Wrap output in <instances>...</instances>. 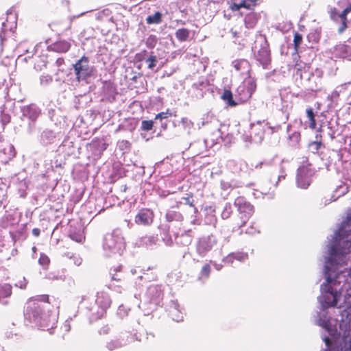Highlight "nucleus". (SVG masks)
I'll use <instances>...</instances> for the list:
<instances>
[{"instance_id": "f257e3e1", "label": "nucleus", "mask_w": 351, "mask_h": 351, "mask_svg": "<svg viewBox=\"0 0 351 351\" xmlns=\"http://www.w3.org/2000/svg\"><path fill=\"white\" fill-rule=\"evenodd\" d=\"M350 234L336 231L324 256V282L317 297L319 311L312 317L322 329H351V264Z\"/></svg>"}, {"instance_id": "f03ea898", "label": "nucleus", "mask_w": 351, "mask_h": 351, "mask_svg": "<svg viewBox=\"0 0 351 351\" xmlns=\"http://www.w3.org/2000/svg\"><path fill=\"white\" fill-rule=\"evenodd\" d=\"M49 295H37L27 302L24 317L26 322L32 324V327H48L47 329H55L54 324L50 326L51 319L56 320L55 316L51 317L47 312L49 304Z\"/></svg>"}, {"instance_id": "7ed1b4c3", "label": "nucleus", "mask_w": 351, "mask_h": 351, "mask_svg": "<svg viewBox=\"0 0 351 351\" xmlns=\"http://www.w3.org/2000/svg\"><path fill=\"white\" fill-rule=\"evenodd\" d=\"M20 123L15 128L16 132H23L32 135L36 132V123L41 114V109L36 104L21 106Z\"/></svg>"}, {"instance_id": "20e7f679", "label": "nucleus", "mask_w": 351, "mask_h": 351, "mask_svg": "<svg viewBox=\"0 0 351 351\" xmlns=\"http://www.w3.org/2000/svg\"><path fill=\"white\" fill-rule=\"evenodd\" d=\"M125 241L120 229L107 233L104 238L103 250L106 256L121 255L125 250Z\"/></svg>"}, {"instance_id": "39448f33", "label": "nucleus", "mask_w": 351, "mask_h": 351, "mask_svg": "<svg viewBox=\"0 0 351 351\" xmlns=\"http://www.w3.org/2000/svg\"><path fill=\"white\" fill-rule=\"evenodd\" d=\"M256 61L264 69H269L271 62V51L269 43L265 36L260 35L252 47Z\"/></svg>"}, {"instance_id": "423d86ee", "label": "nucleus", "mask_w": 351, "mask_h": 351, "mask_svg": "<svg viewBox=\"0 0 351 351\" xmlns=\"http://www.w3.org/2000/svg\"><path fill=\"white\" fill-rule=\"evenodd\" d=\"M295 75L300 77L306 90L315 93L322 90L323 71L321 69H316L314 71H311L308 69L302 71L298 68Z\"/></svg>"}, {"instance_id": "0eeeda50", "label": "nucleus", "mask_w": 351, "mask_h": 351, "mask_svg": "<svg viewBox=\"0 0 351 351\" xmlns=\"http://www.w3.org/2000/svg\"><path fill=\"white\" fill-rule=\"evenodd\" d=\"M73 69L76 79L90 83L91 80L97 77V69L90 64V58L86 56L81 57L74 64Z\"/></svg>"}, {"instance_id": "6e6552de", "label": "nucleus", "mask_w": 351, "mask_h": 351, "mask_svg": "<svg viewBox=\"0 0 351 351\" xmlns=\"http://www.w3.org/2000/svg\"><path fill=\"white\" fill-rule=\"evenodd\" d=\"M163 289L161 285H151L147 289L145 294V302L139 304L140 308H144V311H147L149 314V311H155L158 306L162 304L163 300Z\"/></svg>"}, {"instance_id": "1a4fd4ad", "label": "nucleus", "mask_w": 351, "mask_h": 351, "mask_svg": "<svg viewBox=\"0 0 351 351\" xmlns=\"http://www.w3.org/2000/svg\"><path fill=\"white\" fill-rule=\"evenodd\" d=\"M308 149L311 153L319 156L320 159L324 162V165L328 171L330 170L329 167L332 163V156H336L339 160H340L342 157L339 151L327 149L322 141H319L310 142L308 145Z\"/></svg>"}, {"instance_id": "9d476101", "label": "nucleus", "mask_w": 351, "mask_h": 351, "mask_svg": "<svg viewBox=\"0 0 351 351\" xmlns=\"http://www.w3.org/2000/svg\"><path fill=\"white\" fill-rule=\"evenodd\" d=\"M234 206L238 212L240 222L236 223L238 230H241L240 234L243 232L242 228L246 224L254 213V206L243 197H238L234 199Z\"/></svg>"}, {"instance_id": "9b49d317", "label": "nucleus", "mask_w": 351, "mask_h": 351, "mask_svg": "<svg viewBox=\"0 0 351 351\" xmlns=\"http://www.w3.org/2000/svg\"><path fill=\"white\" fill-rule=\"evenodd\" d=\"M111 302V299L107 293L104 291L97 293L95 305L88 308L90 312L89 315L90 322H93L103 317L106 313V310L110 306Z\"/></svg>"}, {"instance_id": "f8f14e48", "label": "nucleus", "mask_w": 351, "mask_h": 351, "mask_svg": "<svg viewBox=\"0 0 351 351\" xmlns=\"http://www.w3.org/2000/svg\"><path fill=\"white\" fill-rule=\"evenodd\" d=\"M17 26V14L14 8H10L6 12V19L2 22L0 29V46L3 48L8 38L12 36Z\"/></svg>"}, {"instance_id": "ddd939ff", "label": "nucleus", "mask_w": 351, "mask_h": 351, "mask_svg": "<svg viewBox=\"0 0 351 351\" xmlns=\"http://www.w3.org/2000/svg\"><path fill=\"white\" fill-rule=\"evenodd\" d=\"M256 89V81L254 77L248 76L237 88L234 96L238 105L247 101Z\"/></svg>"}, {"instance_id": "4468645a", "label": "nucleus", "mask_w": 351, "mask_h": 351, "mask_svg": "<svg viewBox=\"0 0 351 351\" xmlns=\"http://www.w3.org/2000/svg\"><path fill=\"white\" fill-rule=\"evenodd\" d=\"M218 241L217 237L213 233L198 237L195 243L197 254L201 258L206 257L217 245Z\"/></svg>"}, {"instance_id": "2eb2a0df", "label": "nucleus", "mask_w": 351, "mask_h": 351, "mask_svg": "<svg viewBox=\"0 0 351 351\" xmlns=\"http://www.w3.org/2000/svg\"><path fill=\"white\" fill-rule=\"evenodd\" d=\"M316 172L317 170L312 167L311 164L300 167L296 173L297 186L302 189H306L311 185L313 177Z\"/></svg>"}, {"instance_id": "dca6fc26", "label": "nucleus", "mask_w": 351, "mask_h": 351, "mask_svg": "<svg viewBox=\"0 0 351 351\" xmlns=\"http://www.w3.org/2000/svg\"><path fill=\"white\" fill-rule=\"evenodd\" d=\"M215 86L207 77L202 76L192 84L191 90L195 97L201 99L207 94L212 95Z\"/></svg>"}, {"instance_id": "f3484780", "label": "nucleus", "mask_w": 351, "mask_h": 351, "mask_svg": "<svg viewBox=\"0 0 351 351\" xmlns=\"http://www.w3.org/2000/svg\"><path fill=\"white\" fill-rule=\"evenodd\" d=\"M108 146V143L106 137L94 138L88 146V151L90 152L88 158H92L93 160H98Z\"/></svg>"}, {"instance_id": "a211bd4d", "label": "nucleus", "mask_w": 351, "mask_h": 351, "mask_svg": "<svg viewBox=\"0 0 351 351\" xmlns=\"http://www.w3.org/2000/svg\"><path fill=\"white\" fill-rule=\"evenodd\" d=\"M269 125L267 120H258L250 124V141L255 144H261L264 139L265 127Z\"/></svg>"}, {"instance_id": "6ab92c4d", "label": "nucleus", "mask_w": 351, "mask_h": 351, "mask_svg": "<svg viewBox=\"0 0 351 351\" xmlns=\"http://www.w3.org/2000/svg\"><path fill=\"white\" fill-rule=\"evenodd\" d=\"M154 218V211L147 208H142L138 210L134 217V222L136 224L143 226H149L153 221Z\"/></svg>"}, {"instance_id": "aec40b11", "label": "nucleus", "mask_w": 351, "mask_h": 351, "mask_svg": "<svg viewBox=\"0 0 351 351\" xmlns=\"http://www.w3.org/2000/svg\"><path fill=\"white\" fill-rule=\"evenodd\" d=\"M117 91L115 85L109 81H104L101 91V100L104 102L112 103L116 100Z\"/></svg>"}, {"instance_id": "412c9836", "label": "nucleus", "mask_w": 351, "mask_h": 351, "mask_svg": "<svg viewBox=\"0 0 351 351\" xmlns=\"http://www.w3.org/2000/svg\"><path fill=\"white\" fill-rule=\"evenodd\" d=\"M223 132L220 129H217L212 134L213 136L204 139V142L205 145L208 146L209 141L211 142L210 147H213L214 145L219 143V139L226 145L231 144L234 142V136L231 134H227L224 137L222 136Z\"/></svg>"}, {"instance_id": "4be33fe9", "label": "nucleus", "mask_w": 351, "mask_h": 351, "mask_svg": "<svg viewBox=\"0 0 351 351\" xmlns=\"http://www.w3.org/2000/svg\"><path fill=\"white\" fill-rule=\"evenodd\" d=\"M79 149L80 147L69 137H66L59 146L58 151L66 156H75L78 154Z\"/></svg>"}, {"instance_id": "5701e85b", "label": "nucleus", "mask_w": 351, "mask_h": 351, "mask_svg": "<svg viewBox=\"0 0 351 351\" xmlns=\"http://www.w3.org/2000/svg\"><path fill=\"white\" fill-rule=\"evenodd\" d=\"M204 223L207 226L216 227L217 218L215 215L216 207L215 205H206L203 208Z\"/></svg>"}, {"instance_id": "b1692460", "label": "nucleus", "mask_w": 351, "mask_h": 351, "mask_svg": "<svg viewBox=\"0 0 351 351\" xmlns=\"http://www.w3.org/2000/svg\"><path fill=\"white\" fill-rule=\"evenodd\" d=\"M350 47L345 44H339L330 49L331 58H346L350 54Z\"/></svg>"}, {"instance_id": "393cba45", "label": "nucleus", "mask_w": 351, "mask_h": 351, "mask_svg": "<svg viewBox=\"0 0 351 351\" xmlns=\"http://www.w3.org/2000/svg\"><path fill=\"white\" fill-rule=\"evenodd\" d=\"M288 144L292 147H298L301 140L300 132L292 125L287 127Z\"/></svg>"}, {"instance_id": "a878e982", "label": "nucleus", "mask_w": 351, "mask_h": 351, "mask_svg": "<svg viewBox=\"0 0 351 351\" xmlns=\"http://www.w3.org/2000/svg\"><path fill=\"white\" fill-rule=\"evenodd\" d=\"M232 66L234 69L243 75L251 76V64L246 59H237L232 62Z\"/></svg>"}, {"instance_id": "bb28decb", "label": "nucleus", "mask_w": 351, "mask_h": 351, "mask_svg": "<svg viewBox=\"0 0 351 351\" xmlns=\"http://www.w3.org/2000/svg\"><path fill=\"white\" fill-rule=\"evenodd\" d=\"M351 11V3H349L347 6L341 12H339L335 8L331 10L330 16L331 18L335 19L336 16H338L340 20L343 22L342 25L339 27L338 32L342 33L346 28V15Z\"/></svg>"}, {"instance_id": "cd10ccee", "label": "nucleus", "mask_w": 351, "mask_h": 351, "mask_svg": "<svg viewBox=\"0 0 351 351\" xmlns=\"http://www.w3.org/2000/svg\"><path fill=\"white\" fill-rule=\"evenodd\" d=\"M169 314L171 319L177 322L183 320V313L177 300H171L169 305Z\"/></svg>"}, {"instance_id": "c85d7f7f", "label": "nucleus", "mask_w": 351, "mask_h": 351, "mask_svg": "<svg viewBox=\"0 0 351 351\" xmlns=\"http://www.w3.org/2000/svg\"><path fill=\"white\" fill-rule=\"evenodd\" d=\"M64 165H65L64 159L60 154H56L53 159L45 162L47 173H49L50 170L55 171L57 169H62Z\"/></svg>"}, {"instance_id": "c756f323", "label": "nucleus", "mask_w": 351, "mask_h": 351, "mask_svg": "<svg viewBox=\"0 0 351 351\" xmlns=\"http://www.w3.org/2000/svg\"><path fill=\"white\" fill-rule=\"evenodd\" d=\"M175 243L178 245L188 246L193 239V231L191 229L184 231L181 234H175Z\"/></svg>"}, {"instance_id": "7c9ffc66", "label": "nucleus", "mask_w": 351, "mask_h": 351, "mask_svg": "<svg viewBox=\"0 0 351 351\" xmlns=\"http://www.w3.org/2000/svg\"><path fill=\"white\" fill-rule=\"evenodd\" d=\"M171 116L173 113L169 110L157 114L154 119L155 125H159L162 130H166L170 121L169 118Z\"/></svg>"}, {"instance_id": "2f4dec72", "label": "nucleus", "mask_w": 351, "mask_h": 351, "mask_svg": "<svg viewBox=\"0 0 351 351\" xmlns=\"http://www.w3.org/2000/svg\"><path fill=\"white\" fill-rule=\"evenodd\" d=\"M69 237L77 243H82L85 240L84 231L80 225L77 226L71 225L69 226Z\"/></svg>"}, {"instance_id": "473e14b6", "label": "nucleus", "mask_w": 351, "mask_h": 351, "mask_svg": "<svg viewBox=\"0 0 351 351\" xmlns=\"http://www.w3.org/2000/svg\"><path fill=\"white\" fill-rule=\"evenodd\" d=\"M112 12L109 9H104L99 11L96 14V19L97 21L106 23L109 25V27H113L114 26V21L113 16L111 15Z\"/></svg>"}, {"instance_id": "72a5a7b5", "label": "nucleus", "mask_w": 351, "mask_h": 351, "mask_svg": "<svg viewBox=\"0 0 351 351\" xmlns=\"http://www.w3.org/2000/svg\"><path fill=\"white\" fill-rule=\"evenodd\" d=\"M57 138V134L52 130L45 129L40 134V141L42 145H48L53 143Z\"/></svg>"}, {"instance_id": "f704fd0d", "label": "nucleus", "mask_w": 351, "mask_h": 351, "mask_svg": "<svg viewBox=\"0 0 351 351\" xmlns=\"http://www.w3.org/2000/svg\"><path fill=\"white\" fill-rule=\"evenodd\" d=\"M321 29L315 28L311 29L310 32L307 35V40L310 44L308 47L315 49V45L319 43L321 38Z\"/></svg>"}, {"instance_id": "c9c22d12", "label": "nucleus", "mask_w": 351, "mask_h": 351, "mask_svg": "<svg viewBox=\"0 0 351 351\" xmlns=\"http://www.w3.org/2000/svg\"><path fill=\"white\" fill-rule=\"evenodd\" d=\"M71 44L66 40H59L48 46V49L58 53H65L69 50Z\"/></svg>"}, {"instance_id": "e433bc0d", "label": "nucleus", "mask_w": 351, "mask_h": 351, "mask_svg": "<svg viewBox=\"0 0 351 351\" xmlns=\"http://www.w3.org/2000/svg\"><path fill=\"white\" fill-rule=\"evenodd\" d=\"M159 230L160 237L165 244L167 246L172 245L173 243V240L169 232V226L167 224H162L159 226Z\"/></svg>"}, {"instance_id": "4c0bfd02", "label": "nucleus", "mask_w": 351, "mask_h": 351, "mask_svg": "<svg viewBox=\"0 0 351 351\" xmlns=\"http://www.w3.org/2000/svg\"><path fill=\"white\" fill-rule=\"evenodd\" d=\"M12 286L8 283H4L0 285V303L3 305L8 304V298L12 295Z\"/></svg>"}, {"instance_id": "58836bf2", "label": "nucleus", "mask_w": 351, "mask_h": 351, "mask_svg": "<svg viewBox=\"0 0 351 351\" xmlns=\"http://www.w3.org/2000/svg\"><path fill=\"white\" fill-rule=\"evenodd\" d=\"M158 241V236H145L141 237L138 240H137L136 244L138 245V246H143L148 248L155 245Z\"/></svg>"}, {"instance_id": "ea45409f", "label": "nucleus", "mask_w": 351, "mask_h": 351, "mask_svg": "<svg viewBox=\"0 0 351 351\" xmlns=\"http://www.w3.org/2000/svg\"><path fill=\"white\" fill-rule=\"evenodd\" d=\"M174 206L169 209L165 215V219L168 222H182L184 220L183 215L177 210H173Z\"/></svg>"}, {"instance_id": "a19ab883", "label": "nucleus", "mask_w": 351, "mask_h": 351, "mask_svg": "<svg viewBox=\"0 0 351 351\" xmlns=\"http://www.w3.org/2000/svg\"><path fill=\"white\" fill-rule=\"evenodd\" d=\"M260 17V15L254 12H250L244 18L245 25L247 28H254Z\"/></svg>"}, {"instance_id": "79ce46f5", "label": "nucleus", "mask_w": 351, "mask_h": 351, "mask_svg": "<svg viewBox=\"0 0 351 351\" xmlns=\"http://www.w3.org/2000/svg\"><path fill=\"white\" fill-rule=\"evenodd\" d=\"M340 93L335 89L331 94L327 96L326 100L328 101L327 104L328 110L335 108L339 103Z\"/></svg>"}, {"instance_id": "37998d69", "label": "nucleus", "mask_w": 351, "mask_h": 351, "mask_svg": "<svg viewBox=\"0 0 351 351\" xmlns=\"http://www.w3.org/2000/svg\"><path fill=\"white\" fill-rule=\"evenodd\" d=\"M221 98L226 101L229 106L233 107L238 105L234 94L233 95L230 90L225 89Z\"/></svg>"}, {"instance_id": "c03bdc74", "label": "nucleus", "mask_w": 351, "mask_h": 351, "mask_svg": "<svg viewBox=\"0 0 351 351\" xmlns=\"http://www.w3.org/2000/svg\"><path fill=\"white\" fill-rule=\"evenodd\" d=\"M209 123H214L216 126L219 125V121L215 117L213 113L207 112L204 114L202 117V121L198 124L199 128L205 126Z\"/></svg>"}, {"instance_id": "a18cd8bd", "label": "nucleus", "mask_w": 351, "mask_h": 351, "mask_svg": "<svg viewBox=\"0 0 351 351\" xmlns=\"http://www.w3.org/2000/svg\"><path fill=\"white\" fill-rule=\"evenodd\" d=\"M348 191V188L345 186H339L335 191L332 195H331L330 199H327L324 197V205H327L332 202L336 201L339 197L343 195Z\"/></svg>"}, {"instance_id": "49530a36", "label": "nucleus", "mask_w": 351, "mask_h": 351, "mask_svg": "<svg viewBox=\"0 0 351 351\" xmlns=\"http://www.w3.org/2000/svg\"><path fill=\"white\" fill-rule=\"evenodd\" d=\"M211 272V266L210 263L208 262L205 263L199 274H198V280L201 281H206L208 279L210 274Z\"/></svg>"}, {"instance_id": "de8ad7c7", "label": "nucleus", "mask_w": 351, "mask_h": 351, "mask_svg": "<svg viewBox=\"0 0 351 351\" xmlns=\"http://www.w3.org/2000/svg\"><path fill=\"white\" fill-rule=\"evenodd\" d=\"M279 95H280V100H281V103H282L280 111L284 114L285 119L288 120L289 116V111L291 108V105L289 102H288L287 101H286L285 99L282 90H280Z\"/></svg>"}, {"instance_id": "09e8293b", "label": "nucleus", "mask_w": 351, "mask_h": 351, "mask_svg": "<svg viewBox=\"0 0 351 351\" xmlns=\"http://www.w3.org/2000/svg\"><path fill=\"white\" fill-rule=\"evenodd\" d=\"M175 36L180 42H186L190 36V31L186 28H180L175 32Z\"/></svg>"}, {"instance_id": "8fccbe9b", "label": "nucleus", "mask_w": 351, "mask_h": 351, "mask_svg": "<svg viewBox=\"0 0 351 351\" xmlns=\"http://www.w3.org/2000/svg\"><path fill=\"white\" fill-rule=\"evenodd\" d=\"M337 231H341V234H350L351 237V213L348 215L346 220L342 221Z\"/></svg>"}, {"instance_id": "3c124183", "label": "nucleus", "mask_w": 351, "mask_h": 351, "mask_svg": "<svg viewBox=\"0 0 351 351\" xmlns=\"http://www.w3.org/2000/svg\"><path fill=\"white\" fill-rule=\"evenodd\" d=\"M162 14L160 12H156L153 15H149L146 18V23L149 25L160 24L162 22Z\"/></svg>"}, {"instance_id": "603ef678", "label": "nucleus", "mask_w": 351, "mask_h": 351, "mask_svg": "<svg viewBox=\"0 0 351 351\" xmlns=\"http://www.w3.org/2000/svg\"><path fill=\"white\" fill-rule=\"evenodd\" d=\"M145 62L147 64V68L152 71H154L157 66L158 59L154 55V53L153 51H151L150 55L146 59Z\"/></svg>"}, {"instance_id": "864d4df0", "label": "nucleus", "mask_w": 351, "mask_h": 351, "mask_svg": "<svg viewBox=\"0 0 351 351\" xmlns=\"http://www.w3.org/2000/svg\"><path fill=\"white\" fill-rule=\"evenodd\" d=\"M313 93H315V92H311V90H306L305 88V90H302L297 93H293V96L304 99L305 101H308L313 97Z\"/></svg>"}, {"instance_id": "5fc2aeb1", "label": "nucleus", "mask_w": 351, "mask_h": 351, "mask_svg": "<svg viewBox=\"0 0 351 351\" xmlns=\"http://www.w3.org/2000/svg\"><path fill=\"white\" fill-rule=\"evenodd\" d=\"M306 117L309 121V123H308L309 128H311L312 129H315L316 127V121L315 119V113L313 112V109L311 107H308L306 110Z\"/></svg>"}, {"instance_id": "6e6d98bb", "label": "nucleus", "mask_w": 351, "mask_h": 351, "mask_svg": "<svg viewBox=\"0 0 351 351\" xmlns=\"http://www.w3.org/2000/svg\"><path fill=\"white\" fill-rule=\"evenodd\" d=\"M195 199L192 194H186V197H183L181 201L176 203V207L178 208L182 204L189 205L191 207H194Z\"/></svg>"}, {"instance_id": "4d7b16f0", "label": "nucleus", "mask_w": 351, "mask_h": 351, "mask_svg": "<svg viewBox=\"0 0 351 351\" xmlns=\"http://www.w3.org/2000/svg\"><path fill=\"white\" fill-rule=\"evenodd\" d=\"M233 213V208L230 202L226 203L224 208L221 212V217L223 219H228L230 217Z\"/></svg>"}, {"instance_id": "13d9d810", "label": "nucleus", "mask_w": 351, "mask_h": 351, "mask_svg": "<svg viewBox=\"0 0 351 351\" xmlns=\"http://www.w3.org/2000/svg\"><path fill=\"white\" fill-rule=\"evenodd\" d=\"M117 147L124 153L129 152L132 148V143L128 140H121L117 142Z\"/></svg>"}, {"instance_id": "bf43d9fd", "label": "nucleus", "mask_w": 351, "mask_h": 351, "mask_svg": "<svg viewBox=\"0 0 351 351\" xmlns=\"http://www.w3.org/2000/svg\"><path fill=\"white\" fill-rule=\"evenodd\" d=\"M155 125V121L153 120H143L140 130L142 132H148L152 130Z\"/></svg>"}, {"instance_id": "052dcab7", "label": "nucleus", "mask_w": 351, "mask_h": 351, "mask_svg": "<svg viewBox=\"0 0 351 351\" xmlns=\"http://www.w3.org/2000/svg\"><path fill=\"white\" fill-rule=\"evenodd\" d=\"M321 132L323 135H327L331 140L336 138V131L332 130V127L327 125L326 126H322L321 128Z\"/></svg>"}, {"instance_id": "680f3d73", "label": "nucleus", "mask_w": 351, "mask_h": 351, "mask_svg": "<svg viewBox=\"0 0 351 351\" xmlns=\"http://www.w3.org/2000/svg\"><path fill=\"white\" fill-rule=\"evenodd\" d=\"M157 43L158 38L156 35L153 34L149 35L145 40V45L147 47L151 49H154L156 47Z\"/></svg>"}, {"instance_id": "e2e57ef3", "label": "nucleus", "mask_w": 351, "mask_h": 351, "mask_svg": "<svg viewBox=\"0 0 351 351\" xmlns=\"http://www.w3.org/2000/svg\"><path fill=\"white\" fill-rule=\"evenodd\" d=\"M4 107V106L1 107L0 114V121L3 125L8 124L11 121V116L9 113L5 112Z\"/></svg>"}, {"instance_id": "0e129e2a", "label": "nucleus", "mask_w": 351, "mask_h": 351, "mask_svg": "<svg viewBox=\"0 0 351 351\" xmlns=\"http://www.w3.org/2000/svg\"><path fill=\"white\" fill-rule=\"evenodd\" d=\"M181 123L184 130H188V133H190V130L193 128V122L187 117H183L181 119Z\"/></svg>"}, {"instance_id": "69168bd1", "label": "nucleus", "mask_w": 351, "mask_h": 351, "mask_svg": "<svg viewBox=\"0 0 351 351\" xmlns=\"http://www.w3.org/2000/svg\"><path fill=\"white\" fill-rule=\"evenodd\" d=\"M302 36L300 34L295 32L294 34V38H293L294 52H295V53L298 52V48L300 47V45L302 43Z\"/></svg>"}, {"instance_id": "338daca9", "label": "nucleus", "mask_w": 351, "mask_h": 351, "mask_svg": "<svg viewBox=\"0 0 351 351\" xmlns=\"http://www.w3.org/2000/svg\"><path fill=\"white\" fill-rule=\"evenodd\" d=\"M335 89L340 93H345L346 90H349V92L351 93V82H346L344 84H342L339 86H337Z\"/></svg>"}, {"instance_id": "774afa93", "label": "nucleus", "mask_w": 351, "mask_h": 351, "mask_svg": "<svg viewBox=\"0 0 351 351\" xmlns=\"http://www.w3.org/2000/svg\"><path fill=\"white\" fill-rule=\"evenodd\" d=\"M138 121L134 119L126 121V125H123L125 129L130 132H133L137 126Z\"/></svg>"}]
</instances>
